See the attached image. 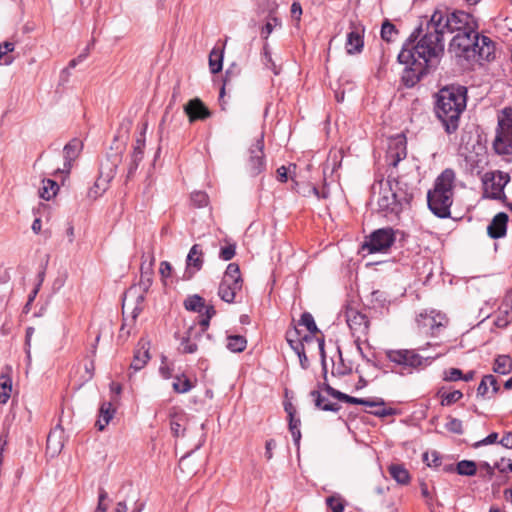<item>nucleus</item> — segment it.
Returning <instances> with one entry per match:
<instances>
[{
  "label": "nucleus",
  "instance_id": "79ce46f5",
  "mask_svg": "<svg viewBox=\"0 0 512 512\" xmlns=\"http://www.w3.org/2000/svg\"><path fill=\"white\" fill-rule=\"evenodd\" d=\"M216 314V310L213 306L205 305L203 308V312L200 313V319L198 324L200 326L201 332H205L209 326L210 319Z\"/></svg>",
  "mask_w": 512,
  "mask_h": 512
},
{
  "label": "nucleus",
  "instance_id": "e2e57ef3",
  "mask_svg": "<svg viewBox=\"0 0 512 512\" xmlns=\"http://www.w3.org/2000/svg\"><path fill=\"white\" fill-rule=\"evenodd\" d=\"M385 402L381 398L377 399H364L361 400V405L367 406V407H382L384 406Z\"/></svg>",
  "mask_w": 512,
  "mask_h": 512
},
{
  "label": "nucleus",
  "instance_id": "c9c22d12",
  "mask_svg": "<svg viewBox=\"0 0 512 512\" xmlns=\"http://www.w3.org/2000/svg\"><path fill=\"white\" fill-rule=\"evenodd\" d=\"M12 381L8 375H0V403L5 404L10 398Z\"/></svg>",
  "mask_w": 512,
  "mask_h": 512
},
{
  "label": "nucleus",
  "instance_id": "ea45409f",
  "mask_svg": "<svg viewBox=\"0 0 512 512\" xmlns=\"http://www.w3.org/2000/svg\"><path fill=\"white\" fill-rule=\"evenodd\" d=\"M338 357L339 361L337 363L333 362L332 366V375L333 376H344L349 374L352 371V367L350 365H346L342 358L341 350L338 348Z\"/></svg>",
  "mask_w": 512,
  "mask_h": 512
},
{
  "label": "nucleus",
  "instance_id": "338daca9",
  "mask_svg": "<svg viewBox=\"0 0 512 512\" xmlns=\"http://www.w3.org/2000/svg\"><path fill=\"white\" fill-rule=\"evenodd\" d=\"M378 409L375 410V411H372L371 413L377 417H387V416H390V415H393L395 413L394 409L392 408H383L382 407H377Z\"/></svg>",
  "mask_w": 512,
  "mask_h": 512
},
{
  "label": "nucleus",
  "instance_id": "0e129e2a",
  "mask_svg": "<svg viewBox=\"0 0 512 512\" xmlns=\"http://www.w3.org/2000/svg\"><path fill=\"white\" fill-rule=\"evenodd\" d=\"M488 383L486 381V376H484L477 388V396L485 398L488 394Z\"/></svg>",
  "mask_w": 512,
  "mask_h": 512
},
{
  "label": "nucleus",
  "instance_id": "2f4dec72",
  "mask_svg": "<svg viewBox=\"0 0 512 512\" xmlns=\"http://www.w3.org/2000/svg\"><path fill=\"white\" fill-rule=\"evenodd\" d=\"M173 390L176 393L184 394L189 392L193 387L194 384L191 382V380L186 377L185 374L176 375L174 377V382L172 384Z\"/></svg>",
  "mask_w": 512,
  "mask_h": 512
},
{
  "label": "nucleus",
  "instance_id": "aec40b11",
  "mask_svg": "<svg viewBox=\"0 0 512 512\" xmlns=\"http://www.w3.org/2000/svg\"><path fill=\"white\" fill-rule=\"evenodd\" d=\"M364 47L363 29L353 27V29L347 33L345 49L347 54L356 55L362 52Z\"/></svg>",
  "mask_w": 512,
  "mask_h": 512
},
{
  "label": "nucleus",
  "instance_id": "e433bc0d",
  "mask_svg": "<svg viewBox=\"0 0 512 512\" xmlns=\"http://www.w3.org/2000/svg\"><path fill=\"white\" fill-rule=\"evenodd\" d=\"M184 306L189 311L202 313L203 308H205V302H204V299L202 297H200L199 295H192V296H189L184 301Z\"/></svg>",
  "mask_w": 512,
  "mask_h": 512
},
{
  "label": "nucleus",
  "instance_id": "f03ea898",
  "mask_svg": "<svg viewBox=\"0 0 512 512\" xmlns=\"http://www.w3.org/2000/svg\"><path fill=\"white\" fill-rule=\"evenodd\" d=\"M467 88L461 85L446 86L439 90L435 114L446 133L452 134L459 127L460 116L466 108Z\"/></svg>",
  "mask_w": 512,
  "mask_h": 512
},
{
  "label": "nucleus",
  "instance_id": "2eb2a0df",
  "mask_svg": "<svg viewBox=\"0 0 512 512\" xmlns=\"http://www.w3.org/2000/svg\"><path fill=\"white\" fill-rule=\"evenodd\" d=\"M394 241V230L392 228H381L369 236L363 245V249H367L370 253L386 251Z\"/></svg>",
  "mask_w": 512,
  "mask_h": 512
},
{
  "label": "nucleus",
  "instance_id": "5fc2aeb1",
  "mask_svg": "<svg viewBox=\"0 0 512 512\" xmlns=\"http://www.w3.org/2000/svg\"><path fill=\"white\" fill-rule=\"evenodd\" d=\"M423 461L426 462L429 467H438L441 464V458L436 451H433L430 454L427 452L424 453Z\"/></svg>",
  "mask_w": 512,
  "mask_h": 512
},
{
  "label": "nucleus",
  "instance_id": "c85d7f7f",
  "mask_svg": "<svg viewBox=\"0 0 512 512\" xmlns=\"http://www.w3.org/2000/svg\"><path fill=\"white\" fill-rule=\"evenodd\" d=\"M310 396L313 398V400L315 402V406L318 409H321V410H324V411L338 412L340 410V408H341V406L339 404L329 402L317 390L311 391L310 392Z\"/></svg>",
  "mask_w": 512,
  "mask_h": 512
},
{
  "label": "nucleus",
  "instance_id": "39448f33",
  "mask_svg": "<svg viewBox=\"0 0 512 512\" xmlns=\"http://www.w3.org/2000/svg\"><path fill=\"white\" fill-rule=\"evenodd\" d=\"M456 174L453 169L443 170L435 179L434 186L427 193V204L430 211L439 218H449L450 208L454 201Z\"/></svg>",
  "mask_w": 512,
  "mask_h": 512
},
{
  "label": "nucleus",
  "instance_id": "4be33fe9",
  "mask_svg": "<svg viewBox=\"0 0 512 512\" xmlns=\"http://www.w3.org/2000/svg\"><path fill=\"white\" fill-rule=\"evenodd\" d=\"M203 332L201 329L197 330L194 327H190L180 342L179 350L181 353L192 354L198 350L196 340L201 336Z\"/></svg>",
  "mask_w": 512,
  "mask_h": 512
},
{
  "label": "nucleus",
  "instance_id": "864d4df0",
  "mask_svg": "<svg viewBox=\"0 0 512 512\" xmlns=\"http://www.w3.org/2000/svg\"><path fill=\"white\" fill-rule=\"evenodd\" d=\"M512 321V312L508 310L500 311V315L494 321L497 327L504 328Z\"/></svg>",
  "mask_w": 512,
  "mask_h": 512
},
{
  "label": "nucleus",
  "instance_id": "ddd939ff",
  "mask_svg": "<svg viewBox=\"0 0 512 512\" xmlns=\"http://www.w3.org/2000/svg\"><path fill=\"white\" fill-rule=\"evenodd\" d=\"M347 324L351 329L353 336L356 337L355 343L357 346V350L361 354V357L365 359L367 362H370V360L364 354L360 344L361 337L366 336L369 331L370 322L368 317L365 314H362L356 310H349L347 312Z\"/></svg>",
  "mask_w": 512,
  "mask_h": 512
},
{
  "label": "nucleus",
  "instance_id": "a211bd4d",
  "mask_svg": "<svg viewBox=\"0 0 512 512\" xmlns=\"http://www.w3.org/2000/svg\"><path fill=\"white\" fill-rule=\"evenodd\" d=\"M184 111L189 117L191 123L197 120H205L210 117L211 113L204 103L199 99L195 98L190 100L185 106Z\"/></svg>",
  "mask_w": 512,
  "mask_h": 512
},
{
  "label": "nucleus",
  "instance_id": "9d476101",
  "mask_svg": "<svg viewBox=\"0 0 512 512\" xmlns=\"http://www.w3.org/2000/svg\"><path fill=\"white\" fill-rule=\"evenodd\" d=\"M153 282V271L149 267L144 268L141 266L140 280L137 285H134L128 289L123 298V309L127 305L130 298H135V307L132 311V318L136 319L142 311V303L145 299V293L149 290Z\"/></svg>",
  "mask_w": 512,
  "mask_h": 512
},
{
  "label": "nucleus",
  "instance_id": "72a5a7b5",
  "mask_svg": "<svg viewBox=\"0 0 512 512\" xmlns=\"http://www.w3.org/2000/svg\"><path fill=\"white\" fill-rule=\"evenodd\" d=\"M437 396H439L441 398L442 406H450V405L458 402L463 397V393L460 390L446 392L444 390V388H441L438 390Z\"/></svg>",
  "mask_w": 512,
  "mask_h": 512
},
{
  "label": "nucleus",
  "instance_id": "4468645a",
  "mask_svg": "<svg viewBox=\"0 0 512 512\" xmlns=\"http://www.w3.org/2000/svg\"><path fill=\"white\" fill-rule=\"evenodd\" d=\"M417 323L424 333L436 336L447 326L448 318L441 312L431 310L420 313Z\"/></svg>",
  "mask_w": 512,
  "mask_h": 512
},
{
  "label": "nucleus",
  "instance_id": "423d86ee",
  "mask_svg": "<svg viewBox=\"0 0 512 512\" xmlns=\"http://www.w3.org/2000/svg\"><path fill=\"white\" fill-rule=\"evenodd\" d=\"M397 60L400 64L406 66L402 74V81L406 87L416 85L437 64L425 57L419 58L411 49L403 47L398 54Z\"/></svg>",
  "mask_w": 512,
  "mask_h": 512
},
{
  "label": "nucleus",
  "instance_id": "473e14b6",
  "mask_svg": "<svg viewBox=\"0 0 512 512\" xmlns=\"http://www.w3.org/2000/svg\"><path fill=\"white\" fill-rule=\"evenodd\" d=\"M247 340L241 335H230L227 337V349L231 352L239 353L246 349Z\"/></svg>",
  "mask_w": 512,
  "mask_h": 512
},
{
  "label": "nucleus",
  "instance_id": "f257e3e1",
  "mask_svg": "<svg viewBox=\"0 0 512 512\" xmlns=\"http://www.w3.org/2000/svg\"><path fill=\"white\" fill-rule=\"evenodd\" d=\"M448 33L441 9H436L429 19L410 34L403 48L411 49L419 58H427L438 63L444 53V35Z\"/></svg>",
  "mask_w": 512,
  "mask_h": 512
},
{
  "label": "nucleus",
  "instance_id": "bf43d9fd",
  "mask_svg": "<svg viewBox=\"0 0 512 512\" xmlns=\"http://www.w3.org/2000/svg\"><path fill=\"white\" fill-rule=\"evenodd\" d=\"M170 428H171L172 434L175 437H179L180 435L183 434L184 429L182 427L180 419H178L176 417L171 419V421H170Z\"/></svg>",
  "mask_w": 512,
  "mask_h": 512
},
{
  "label": "nucleus",
  "instance_id": "49530a36",
  "mask_svg": "<svg viewBox=\"0 0 512 512\" xmlns=\"http://www.w3.org/2000/svg\"><path fill=\"white\" fill-rule=\"evenodd\" d=\"M399 144L400 145L395 153L392 152L391 148L388 152V158L391 160V165H393L394 167H396L398 163L406 157L405 146L402 144V142H400Z\"/></svg>",
  "mask_w": 512,
  "mask_h": 512
},
{
  "label": "nucleus",
  "instance_id": "774afa93",
  "mask_svg": "<svg viewBox=\"0 0 512 512\" xmlns=\"http://www.w3.org/2000/svg\"><path fill=\"white\" fill-rule=\"evenodd\" d=\"M499 443L507 449H512V431L506 433Z\"/></svg>",
  "mask_w": 512,
  "mask_h": 512
},
{
  "label": "nucleus",
  "instance_id": "bb28decb",
  "mask_svg": "<svg viewBox=\"0 0 512 512\" xmlns=\"http://www.w3.org/2000/svg\"><path fill=\"white\" fill-rule=\"evenodd\" d=\"M115 408L111 402H103L99 409V418L96 421V427L99 431H103L109 422L113 419Z\"/></svg>",
  "mask_w": 512,
  "mask_h": 512
},
{
  "label": "nucleus",
  "instance_id": "a19ab883",
  "mask_svg": "<svg viewBox=\"0 0 512 512\" xmlns=\"http://www.w3.org/2000/svg\"><path fill=\"white\" fill-rule=\"evenodd\" d=\"M457 473L464 476H473L476 474L477 466L474 461L462 460L457 463Z\"/></svg>",
  "mask_w": 512,
  "mask_h": 512
},
{
  "label": "nucleus",
  "instance_id": "dca6fc26",
  "mask_svg": "<svg viewBox=\"0 0 512 512\" xmlns=\"http://www.w3.org/2000/svg\"><path fill=\"white\" fill-rule=\"evenodd\" d=\"M264 140L263 135L258 138L249 149V159L247 162V170L251 176L259 175L265 169L264 159Z\"/></svg>",
  "mask_w": 512,
  "mask_h": 512
},
{
  "label": "nucleus",
  "instance_id": "6e6d98bb",
  "mask_svg": "<svg viewBox=\"0 0 512 512\" xmlns=\"http://www.w3.org/2000/svg\"><path fill=\"white\" fill-rule=\"evenodd\" d=\"M463 373L458 368H450L444 372V380L448 382H455L461 380Z\"/></svg>",
  "mask_w": 512,
  "mask_h": 512
},
{
  "label": "nucleus",
  "instance_id": "09e8293b",
  "mask_svg": "<svg viewBox=\"0 0 512 512\" xmlns=\"http://www.w3.org/2000/svg\"><path fill=\"white\" fill-rule=\"evenodd\" d=\"M280 24H281V22L277 17L269 16L268 21L261 29V36L264 39H267L269 37V35L273 32V29Z\"/></svg>",
  "mask_w": 512,
  "mask_h": 512
},
{
  "label": "nucleus",
  "instance_id": "0eeeda50",
  "mask_svg": "<svg viewBox=\"0 0 512 512\" xmlns=\"http://www.w3.org/2000/svg\"><path fill=\"white\" fill-rule=\"evenodd\" d=\"M386 357L399 367L398 373L404 376L429 366L437 356H423L414 349H398L386 351Z\"/></svg>",
  "mask_w": 512,
  "mask_h": 512
},
{
  "label": "nucleus",
  "instance_id": "a878e982",
  "mask_svg": "<svg viewBox=\"0 0 512 512\" xmlns=\"http://www.w3.org/2000/svg\"><path fill=\"white\" fill-rule=\"evenodd\" d=\"M113 177V169H110V171L106 174L105 177L103 176V171L101 170L100 176L95 181L94 186L89 190L88 196L93 199L98 198L103 192L106 191L108 183Z\"/></svg>",
  "mask_w": 512,
  "mask_h": 512
},
{
  "label": "nucleus",
  "instance_id": "b1692460",
  "mask_svg": "<svg viewBox=\"0 0 512 512\" xmlns=\"http://www.w3.org/2000/svg\"><path fill=\"white\" fill-rule=\"evenodd\" d=\"M63 436H64V431L60 425H57L48 434L47 449L50 450L52 454L59 453L62 450V448L64 446Z\"/></svg>",
  "mask_w": 512,
  "mask_h": 512
},
{
  "label": "nucleus",
  "instance_id": "f3484780",
  "mask_svg": "<svg viewBox=\"0 0 512 512\" xmlns=\"http://www.w3.org/2000/svg\"><path fill=\"white\" fill-rule=\"evenodd\" d=\"M83 148L81 140L74 138L69 141L63 149L64 152V165L62 169H57L56 172L69 174L72 168V162L79 156Z\"/></svg>",
  "mask_w": 512,
  "mask_h": 512
},
{
  "label": "nucleus",
  "instance_id": "13d9d810",
  "mask_svg": "<svg viewBox=\"0 0 512 512\" xmlns=\"http://www.w3.org/2000/svg\"><path fill=\"white\" fill-rule=\"evenodd\" d=\"M263 59H264V63L266 65V67L271 69L274 72V74L277 75L279 73V71L277 70V66L273 62L271 53L268 51V48L266 45L264 46Z\"/></svg>",
  "mask_w": 512,
  "mask_h": 512
},
{
  "label": "nucleus",
  "instance_id": "6e6552de",
  "mask_svg": "<svg viewBox=\"0 0 512 512\" xmlns=\"http://www.w3.org/2000/svg\"><path fill=\"white\" fill-rule=\"evenodd\" d=\"M493 149L498 155L512 154V107H505L497 113Z\"/></svg>",
  "mask_w": 512,
  "mask_h": 512
},
{
  "label": "nucleus",
  "instance_id": "1a4fd4ad",
  "mask_svg": "<svg viewBox=\"0 0 512 512\" xmlns=\"http://www.w3.org/2000/svg\"><path fill=\"white\" fill-rule=\"evenodd\" d=\"M440 9L444 14V22L447 26L448 33H475V30H478V22L470 13L462 10L451 11L448 8Z\"/></svg>",
  "mask_w": 512,
  "mask_h": 512
},
{
  "label": "nucleus",
  "instance_id": "4d7b16f0",
  "mask_svg": "<svg viewBox=\"0 0 512 512\" xmlns=\"http://www.w3.org/2000/svg\"><path fill=\"white\" fill-rule=\"evenodd\" d=\"M297 193L303 196H310L311 194L315 195L317 198H320L319 190L310 184H304L299 189H297Z\"/></svg>",
  "mask_w": 512,
  "mask_h": 512
},
{
  "label": "nucleus",
  "instance_id": "a18cd8bd",
  "mask_svg": "<svg viewBox=\"0 0 512 512\" xmlns=\"http://www.w3.org/2000/svg\"><path fill=\"white\" fill-rule=\"evenodd\" d=\"M299 325L305 326L311 334L318 332V328L311 313L304 312L301 315Z\"/></svg>",
  "mask_w": 512,
  "mask_h": 512
},
{
  "label": "nucleus",
  "instance_id": "20e7f679",
  "mask_svg": "<svg viewBox=\"0 0 512 512\" xmlns=\"http://www.w3.org/2000/svg\"><path fill=\"white\" fill-rule=\"evenodd\" d=\"M377 186L379 188L376 200L378 211L386 217H397L413 198V193L410 191L408 184L398 178L388 176L385 181L381 180L374 184L372 186L374 195Z\"/></svg>",
  "mask_w": 512,
  "mask_h": 512
},
{
  "label": "nucleus",
  "instance_id": "f8f14e48",
  "mask_svg": "<svg viewBox=\"0 0 512 512\" xmlns=\"http://www.w3.org/2000/svg\"><path fill=\"white\" fill-rule=\"evenodd\" d=\"M509 180V175L502 171L486 173L483 179L484 196L495 200L505 199L504 188Z\"/></svg>",
  "mask_w": 512,
  "mask_h": 512
},
{
  "label": "nucleus",
  "instance_id": "c03bdc74",
  "mask_svg": "<svg viewBox=\"0 0 512 512\" xmlns=\"http://www.w3.org/2000/svg\"><path fill=\"white\" fill-rule=\"evenodd\" d=\"M15 49V43L10 41H5L3 43H0V60H4L5 65H10L14 58L11 56H8L9 53L13 52Z\"/></svg>",
  "mask_w": 512,
  "mask_h": 512
},
{
  "label": "nucleus",
  "instance_id": "8fccbe9b",
  "mask_svg": "<svg viewBox=\"0 0 512 512\" xmlns=\"http://www.w3.org/2000/svg\"><path fill=\"white\" fill-rule=\"evenodd\" d=\"M209 201L208 195L203 191H195L191 194V202L196 207H205Z\"/></svg>",
  "mask_w": 512,
  "mask_h": 512
},
{
  "label": "nucleus",
  "instance_id": "412c9836",
  "mask_svg": "<svg viewBox=\"0 0 512 512\" xmlns=\"http://www.w3.org/2000/svg\"><path fill=\"white\" fill-rule=\"evenodd\" d=\"M203 251L199 244H194L186 259L187 269L186 273L191 277L195 272L201 270L203 266Z\"/></svg>",
  "mask_w": 512,
  "mask_h": 512
},
{
  "label": "nucleus",
  "instance_id": "4c0bfd02",
  "mask_svg": "<svg viewBox=\"0 0 512 512\" xmlns=\"http://www.w3.org/2000/svg\"><path fill=\"white\" fill-rule=\"evenodd\" d=\"M298 336L299 332L296 328L293 331H288L286 334L287 342L296 354L303 353V350H305L304 344Z\"/></svg>",
  "mask_w": 512,
  "mask_h": 512
},
{
  "label": "nucleus",
  "instance_id": "cd10ccee",
  "mask_svg": "<svg viewBox=\"0 0 512 512\" xmlns=\"http://www.w3.org/2000/svg\"><path fill=\"white\" fill-rule=\"evenodd\" d=\"M321 388L330 396L333 398L343 401L349 404H356L361 405L362 398H356L350 395H347L345 393H342L336 389H334L332 386H330L328 383L324 382L321 386Z\"/></svg>",
  "mask_w": 512,
  "mask_h": 512
},
{
  "label": "nucleus",
  "instance_id": "052dcab7",
  "mask_svg": "<svg viewBox=\"0 0 512 512\" xmlns=\"http://www.w3.org/2000/svg\"><path fill=\"white\" fill-rule=\"evenodd\" d=\"M498 441V433L496 432H493L491 434H489L486 438L476 442L474 444V447H480V446H483V445H489V444H494Z\"/></svg>",
  "mask_w": 512,
  "mask_h": 512
},
{
  "label": "nucleus",
  "instance_id": "393cba45",
  "mask_svg": "<svg viewBox=\"0 0 512 512\" xmlns=\"http://www.w3.org/2000/svg\"><path fill=\"white\" fill-rule=\"evenodd\" d=\"M144 147H145V140L137 139L134 149H133V153L131 155V162L129 164L128 171H127L128 179L134 175V173L136 172V170L138 168L139 163L142 161L143 155H144Z\"/></svg>",
  "mask_w": 512,
  "mask_h": 512
},
{
  "label": "nucleus",
  "instance_id": "603ef678",
  "mask_svg": "<svg viewBox=\"0 0 512 512\" xmlns=\"http://www.w3.org/2000/svg\"><path fill=\"white\" fill-rule=\"evenodd\" d=\"M236 253V244L228 243L226 246L220 249L219 257L224 261L231 260Z\"/></svg>",
  "mask_w": 512,
  "mask_h": 512
},
{
  "label": "nucleus",
  "instance_id": "7c9ffc66",
  "mask_svg": "<svg viewBox=\"0 0 512 512\" xmlns=\"http://www.w3.org/2000/svg\"><path fill=\"white\" fill-rule=\"evenodd\" d=\"M493 371L507 375L512 371V359L509 355H499L494 361Z\"/></svg>",
  "mask_w": 512,
  "mask_h": 512
},
{
  "label": "nucleus",
  "instance_id": "37998d69",
  "mask_svg": "<svg viewBox=\"0 0 512 512\" xmlns=\"http://www.w3.org/2000/svg\"><path fill=\"white\" fill-rule=\"evenodd\" d=\"M398 34V31L394 24L389 20H385L381 27V38L384 41L391 42L394 37Z\"/></svg>",
  "mask_w": 512,
  "mask_h": 512
},
{
  "label": "nucleus",
  "instance_id": "7ed1b4c3",
  "mask_svg": "<svg viewBox=\"0 0 512 512\" xmlns=\"http://www.w3.org/2000/svg\"><path fill=\"white\" fill-rule=\"evenodd\" d=\"M449 52L459 61L468 63L490 61L494 58L495 46L489 37L475 30V33L455 34L449 43Z\"/></svg>",
  "mask_w": 512,
  "mask_h": 512
},
{
  "label": "nucleus",
  "instance_id": "5701e85b",
  "mask_svg": "<svg viewBox=\"0 0 512 512\" xmlns=\"http://www.w3.org/2000/svg\"><path fill=\"white\" fill-rule=\"evenodd\" d=\"M149 359H150V354H149L148 343L144 340H140L138 343V347L134 352V357H133L130 367L134 371H139L147 364Z\"/></svg>",
  "mask_w": 512,
  "mask_h": 512
},
{
  "label": "nucleus",
  "instance_id": "58836bf2",
  "mask_svg": "<svg viewBox=\"0 0 512 512\" xmlns=\"http://www.w3.org/2000/svg\"><path fill=\"white\" fill-rule=\"evenodd\" d=\"M223 53L213 49L209 55V68L211 73L216 74L222 70Z\"/></svg>",
  "mask_w": 512,
  "mask_h": 512
},
{
  "label": "nucleus",
  "instance_id": "f704fd0d",
  "mask_svg": "<svg viewBox=\"0 0 512 512\" xmlns=\"http://www.w3.org/2000/svg\"><path fill=\"white\" fill-rule=\"evenodd\" d=\"M58 189L59 185L54 180H43V186L40 189V197L45 200H50L57 194Z\"/></svg>",
  "mask_w": 512,
  "mask_h": 512
},
{
  "label": "nucleus",
  "instance_id": "69168bd1",
  "mask_svg": "<svg viewBox=\"0 0 512 512\" xmlns=\"http://www.w3.org/2000/svg\"><path fill=\"white\" fill-rule=\"evenodd\" d=\"M276 447V442L274 439H270L266 441L265 444V457L267 460H271L273 457L272 450Z\"/></svg>",
  "mask_w": 512,
  "mask_h": 512
},
{
  "label": "nucleus",
  "instance_id": "de8ad7c7",
  "mask_svg": "<svg viewBox=\"0 0 512 512\" xmlns=\"http://www.w3.org/2000/svg\"><path fill=\"white\" fill-rule=\"evenodd\" d=\"M326 504L332 510V512L344 511V503L339 495H333L326 498Z\"/></svg>",
  "mask_w": 512,
  "mask_h": 512
},
{
  "label": "nucleus",
  "instance_id": "680f3d73",
  "mask_svg": "<svg viewBox=\"0 0 512 512\" xmlns=\"http://www.w3.org/2000/svg\"><path fill=\"white\" fill-rule=\"evenodd\" d=\"M495 468L501 473L512 472V462L510 460L505 461V459L502 458L500 462L495 464Z\"/></svg>",
  "mask_w": 512,
  "mask_h": 512
},
{
  "label": "nucleus",
  "instance_id": "3c124183",
  "mask_svg": "<svg viewBox=\"0 0 512 512\" xmlns=\"http://www.w3.org/2000/svg\"><path fill=\"white\" fill-rule=\"evenodd\" d=\"M445 428L449 432H452V433H455V434H462L463 433L462 421L457 419V418L448 417V421L445 424Z\"/></svg>",
  "mask_w": 512,
  "mask_h": 512
},
{
  "label": "nucleus",
  "instance_id": "9b49d317",
  "mask_svg": "<svg viewBox=\"0 0 512 512\" xmlns=\"http://www.w3.org/2000/svg\"><path fill=\"white\" fill-rule=\"evenodd\" d=\"M242 285L243 279L241 278L239 265L230 263L219 285L218 295L223 301L233 303L236 294L242 289Z\"/></svg>",
  "mask_w": 512,
  "mask_h": 512
},
{
  "label": "nucleus",
  "instance_id": "6ab92c4d",
  "mask_svg": "<svg viewBox=\"0 0 512 512\" xmlns=\"http://www.w3.org/2000/svg\"><path fill=\"white\" fill-rule=\"evenodd\" d=\"M509 217L504 212L497 213L487 227V234L492 239H499L506 235Z\"/></svg>",
  "mask_w": 512,
  "mask_h": 512
},
{
  "label": "nucleus",
  "instance_id": "c756f323",
  "mask_svg": "<svg viewBox=\"0 0 512 512\" xmlns=\"http://www.w3.org/2000/svg\"><path fill=\"white\" fill-rule=\"evenodd\" d=\"M390 476L399 484L406 485L410 482L408 470L401 464H392L389 467Z\"/></svg>",
  "mask_w": 512,
  "mask_h": 512
}]
</instances>
